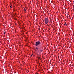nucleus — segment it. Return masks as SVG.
Masks as SVG:
<instances>
[{"instance_id":"obj_1","label":"nucleus","mask_w":74,"mask_h":74,"mask_svg":"<svg viewBox=\"0 0 74 74\" xmlns=\"http://www.w3.org/2000/svg\"><path fill=\"white\" fill-rule=\"evenodd\" d=\"M38 45H39L38 47V48H37V47H36V49L38 50V52H39V51L38 50L39 49H40V48H41V47H42V44H40V42L39 41H37L35 45L36 46H38Z\"/></svg>"},{"instance_id":"obj_2","label":"nucleus","mask_w":74,"mask_h":74,"mask_svg":"<svg viewBox=\"0 0 74 74\" xmlns=\"http://www.w3.org/2000/svg\"><path fill=\"white\" fill-rule=\"evenodd\" d=\"M45 22L46 24H47V23H48V22H49L48 18H45Z\"/></svg>"},{"instance_id":"obj_3","label":"nucleus","mask_w":74,"mask_h":74,"mask_svg":"<svg viewBox=\"0 0 74 74\" xmlns=\"http://www.w3.org/2000/svg\"><path fill=\"white\" fill-rule=\"evenodd\" d=\"M40 51L41 52L40 53H41V52H42V51H43V50H42V49H40Z\"/></svg>"},{"instance_id":"obj_4","label":"nucleus","mask_w":74,"mask_h":74,"mask_svg":"<svg viewBox=\"0 0 74 74\" xmlns=\"http://www.w3.org/2000/svg\"><path fill=\"white\" fill-rule=\"evenodd\" d=\"M37 58H38V59H41V58H40V57H37Z\"/></svg>"},{"instance_id":"obj_5","label":"nucleus","mask_w":74,"mask_h":74,"mask_svg":"<svg viewBox=\"0 0 74 74\" xmlns=\"http://www.w3.org/2000/svg\"><path fill=\"white\" fill-rule=\"evenodd\" d=\"M24 10L25 11H26V8H24Z\"/></svg>"},{"instance_id":"obj_6","label":"nucleus","mask_w":74,"mask_h":74,"mask_svg":"<svg viewBox=\"0 0 74 74\" xmlns=\"http://www.w3.org/2000/svg\"><path fill=\"white\" fill-rule=\"evenodd\" d=\"M10 7L12 8V5H11L10 6Z\"/></svg>"},{"instance_id":"obj_7","label":"nucleus","mask_w":74,"mask_h":74,"mask_svg":"<svg viewBox=\"0 0 74 74\" xmlns=\"http://www.w3.org/2000/svg\"><path fill=\"white\" fill-rule=\"evenodd\" d=\"M64 25H66V26H67V24H66V23L64 24Z\"/></svg>"},{"instance_id":"obj_8","label":"nucleus","mask_w":74,"mask_h":74,"mask_svg":"<svg viewBox=\"0 0 74 74\" xmlns=\"http://www.w3.org/2000/svg\"><path fill=\"white\" fill-rule=\"evenodd\" d=\"M4 34H5V32H4Z\"/></svg>"},{"instance_id":"obj_9","label":"nucleus","mask_w":74,"mask_h":74,"mask_svg":"<svg viewBox=\"0 0 74 74\" xmlns=\"http://www.w3.org/2000/svg\"><path fill=\"white\" fill-rule=\"evenodd\" d=\"M32 55H31V56H32Z\"/></svg>"},{"instance_id":"obj_10","label":"nucleus","mask_w":74,"mask_h":74,"mask_svg":"<svg viewBox=\"0 0 74 74\" xmlns=\"http://www.w3.org/2000/svg\"><path fill=\"white\" fill-rule=\"evenodd\" d=\"M35 51H37V50H35Z\"/></svg>"}]
</instances>
